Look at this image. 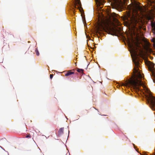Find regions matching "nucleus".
Segmentation results:
<instances>
[{
	"mask_svg": "<svg viewBox=\"0 0 155 155\" xmlns=\"http://www.w3.org/2000/svg\"><path fill=\"white\" fill-rule=\"evenodd\" d=\"M146 97L148 102L153 107L155 106V97L153 96L150 92H149L148 94L146 95Z\"/></svg>",
	"mask_w": 155,
	"mask_h": 155,
	"instance_id": "3",
	"label": "nucleus"
},
{
	"mask_svg": "<svg viewBox=\"0 0 155 155\" xmlns=\"http://www.w3.org/2000/svg\"><path fill=\"white\" fill-rule=\"evenodd\" d=\"M26 137L28 138H31L30 135L29 134H28V135H27L26 136Z\"/></svg>",
	"mask_w": 155,
	"mask_h": 155,
	"instance_id": "15",
	"label": "nucleus"
},
{
	"mask_svg": "<svg viewBox=\"0 0 155 155\" xmlns=\"http://www.w3.org/2000/svg\"><path fill=\"white\" fill-rule=\"evenodd\" d=\"M152 75L155 78V80H153V81H155V70H150Z\"/></svg>",
	"mask_w": 155,
	"mask_h": 155,
	"instance_id": "10",
	"label": "nucleus"
},
{
	"mask_svg": "<svg viewBox=\"0 0 155 155\" xmlns=\"http://www.w3.org/2000/svg\"><path fill=\"white\" fill-rule=\"evenodd\" d=\"M102 1H103L104 2V0H102Z\"/></svg>",
	"mask_w": 155,
	"mask_h": 155,
	"instance_id": "21",
	"label": "nucleus"
},
{
	"mask_svg": "<svg viewBox=\"0 0 155 155\" xmlns=\"http://www.w3.org/2000/svg\"><path fill=\"white\" fill-rule=\"evenodd\" d=\"M106 28L107 29V30L109 32V34H110L111 35H114V34L110 33V32H111L110 31L111 30V29L110 28L106 26Z\"/></svg>",
	"mask_w": 155,
	"mask_h": 155,
	"instance_id": "11",
	"label": "nucleus"
},
{
	"mask_svg": "<svg viewBox=\"0 0 155 155\" xmlns=\"http://www.w3.org/2000/svg\"><path fill=\"white\" fill-rule=\"evenodd\" d=\"M75 1V2H74V8H76V5H78L80 6H81V3L80 2V0H74Z\"/></svg>",
	"mask_w": 155,
	"mask_h": 155,
	"instance_id": "6",
	"label": "nucleus"
},
{
	"mask_svg": "<svg viewBox=\"0 0 155 155\" xmlns=\"http://www.w3.org/2000/svg\"><path fill=\"white\" fill-rule=\"evenodd\" d=\"M134 63L136 68H135L134 69V73L136 74L134 75V77L130 78L125 83H122L121 85L126 87L132 86L134 89H135L137 91L139 90L138 86L143 85V87H144L145 86L143 85V83L141 81L138 79H141L143 77V75L139 71L138 67L139 65V63L138 61H135Z\"/></svg>",
	"mask_w": 155,
	"mask_h": 155,
	"instance_id": "1",
	"label": "nucleus"
},
{
	"mask_svg": "<svg viewBox=\"0 0 155 155\" xmlns=\"http://www.w3.org/2000/svg\"><path fill=\"white\" fill-rule=\"evenodd\" d=\"M73 70H74L67 71L66 73L65 74V76L67 77L69 76L72 74H74V72L72 71Z\"/></svg>",
	"mask_w": 155,
	"mask_h": 155,
	"instance_id": "4",
	"label": "nucleus"
},
{
	"mask_svg": "<svg viewBox=\"0 0 155 155\" xmlns=\"http://www.w3.org/2000/svg\"><path fill=\"white\" fill-rule=\"evenodd\" d=\"M77 71L78 72L82 74L83 73V71H84L83 69H79L78 68H77Z\"/></svg>",
	"mask_w": 155,
	"mask_h": 155,
	"instance_id": "12",
	"label": "nucleus"
},
{
	"mask_svg": "<svg viewBox=\"0 0 155 155\" xmlns=\"http://www.w3.org/2000/svg\"><path fill=\"white\" fill-rule=\"evenodd\" d=\"M137 8L139 10H141V8L139 6H137Z\"/></svg>",
	"mask_w": 155,
	"mask_h": 155,
	"instance_id": "16",
	"label": "nucleus"
},
{
	"mask_svg": "<svg viewBox=\"0 0 155 155\" xmlns=\"http://www.w3.org/2000/svg\"><path fill=\"white\" fill-rule=\"evenodd\" d=\"M35 52L37 56H38L39 55V53L37 48L36 49Z\"/></svg>",
	"mask_w": 155,
	"mask_h": 155,
	"instance_id": "13",
	"label": "nucleus"
},
{
	"mask_svg": "<svg viewBox=\"0 0 155 155\" xmlns=\"http://www.w3.org/2000/svg\"><path fill=\"white\" fill-rule=\"evenodd\" d=\"M151 25L152 31H153L154 33L155 32V22H153V21H151Z\"/></svg>",
	"mask_w": 155,
	"mask_h": 155,
	"instance_id": "8",
	"label": "nucleus"
},
{
	"mask_svg": "<svg viewBox=\"0 0 155 155\" xmlns=\"http://www.w3.org/2000/svg\"><path fill=\"white\" fill-rule=\"evenodd\" d=\"M64 128H60L58 132V134L59 135H61L63 134Z\"/></svg>",
	"mask_w": 155,
	"mask_h": 155,
	"instance_id": "9",
	"label": "nucleus"
},
{
	"mask_svg": "<svg viewBox=\"0 0 155 155\" xmlns=\"http://www.w3.org/2000/svg\"><path fill=\"white\" fill-rule=\"evenodd\" d=\"M50 78L51 79H52L53 77V75L52 74H50Z\"/></svg>",
	"mask_w": 155,
	"mask_h": 155,
	"instance_id": "17",
	"label": "nucleus"
},
{
	"mask_svg": "<svg viewBox=\"0 0 155 155\" xmlns=\"http://www.w3.org/2000/svg\"><path fill=\"white\" fill-rule=\"evenodd\" d=\"M101 27L103 29H104V28H105V27H104L103 25H101Z\"/></svg>",
	"mask_w": 155,
	"mask_h": 155,
	"instance_id": "19",
	"label": "nucleus"
},
{
	"mask_svg": "<svg viewBox=\"0 0 155 155\" xmlns=\"http://www.w3.org/2000/svg\"><path fill=\"white\" fill-rule=\"evenodd\" d=\"M116 3H120L122 2V0H113Z\"/></svg>",
	"mask_w": 155,
	"mask_h": 155,
	"instance_id": "14",
	"label": "nucleus"
},
{
	"mask_svg": "<svg viewBox=\"0 0 155 155\" xmlns=\"http://www.w3.org/2000/svg\"><path fill=\"white\" fill-rule=\"evenodd\" d=\"M132 43L129 42L128 45L131 51L135 55H137L139 50L140 52H142L141 46L138 41H134L132 39Z\"/></svg>",
	"mask_w": 155,
	"mask_h": 155,
	"instance_id": "2",
	"label": "nucleus"
},
{
	"mask_svg": "<svg viewBox=\"0 0 155 155\" xmlns=\"http://www.w3.org/2000/svg\"><path fill=\"white\" fill-rule=\"evenodd\" d=\"M134 27L135 28H137V27H140V23L137 20H135L134 24Z\"/></svg>",
	"mask_w": 155,
	"mask_h": 155,
	"instance_id": "5",
	"label": "nucleus"
},
{
	"mask_svg": "<svg viewBox=\"0 0 155 155\" xmlns=\"http://www.w3.org/2000/svg\"><path fill=\"white\" fill-rule=\"evenodd\" d=\"M149 2L150 5L152 6L153 8L155 9V2L152 0H150Z\"/></svg>",
	"mask_w": 155,
	"mask_h": 155,
	"instance_id": "7",
	"label": "nucleus"
},
{
	"mask_svg": "<svg viewBox=\"0 0 155 155\" xmlns=\"http://www.w3.org/2000/svg\"><path fill=\"white\" fill-rule=\"evenodd\" d=\"M151 19V17H150L149 18V20H150V19Z\"/></svg>",
	"mask_w": 155,
	"mask_h": 155,
	"instance_id": "20",
	"label": "nucleus"
},
{
	"mask_svg": "<svg viewBox=\"0 0 155 155\" xmlns=\"http://www.w3.org/2000/svg\"><path fill=\"white\" fill-rule=\"evenodd\" d=\"M152 41L155 43V46H154L155 47V39H154V40H152Z\"/></svg>",
	"mask_w": 155,
	"mask_h": 155,
	"instance_id": "18",
	"label": "nucleus"
}]
</instances>
